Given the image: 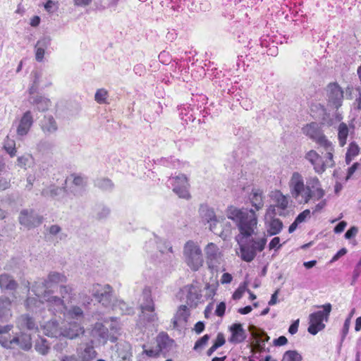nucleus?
I'll return each mask as SVG.
<instances>
[{"instance_id": "nucleus-1", "label": "nucleus", "mask_w": 361, "mask_h": 361, "mask_svg": "<svg viewBox=\"0 0 361 361\" xmlns=\"http://www.w3.org/2000/svg\"><path fill=\"white\" fill-rule=\"evenodd\" d=\"M66 281V276L56 271L50 272L46 278L38 279L31 287L30 282L26 281L24 284L26 290L28 292L31 290L36 296L27 298L25 301L27 309L33 311L46 302L49 309L62 313L66 319H74L75 322L80 323L84 318L82 308L79 306L68 307L66 305L72 302L75 295L72 286L60 285V296L54 295L55 289L59 285Z\"/></svg>"}, {"instance_id": "nucleus-2", "label": "nucleus", "mask_w": 361, "mask_h": 361, "mask_svg": "<svg viewBox=\"0 0 361 361\" xmlns=\"http://www.w3.org/2000/svg\"><path fill=\"white\" fill-rule=\"evenodd\" d=\"M226 216L235 223L239 231L235 236L240 247L239 256L245 262H252L267 244L264 236H255L258 224L257 214L253 209L230 206L226 209Z\"/></svg>"}, {"instance_id": "nucleus-3", "label": "nucleus", "mask_w": 361, "mask_h": 361, "mask_svg": "<svg viewBox=\"0 0 361 361\" xmlns=\"http://www.w3.org/2000/svg\"><path fill=\"white\" fill-rule=\"evenodd\" d=\"M290 196L300 204H307L311 200L318 201L325 195L320 180L317 176L306 180L299 172H293L288 181Z\"/></svg>"}, {"instance_id": "nucleus-4", "label": "nucleus", "mask_w": 361, "mask_h": 361, "mask_svg": "<svg viewBox=\"0 0 361 361\" xmlns=\"http://www.w3.org/2000/svg\"><path fill=\"white\" fill-rule=\"evenodd\" d=\"M290 196L300 204H307L311 200L318 201L325 195L320 180L317 176L306 180L299 172H293L288 181Z\"/></svg>"}, {"instance_id": "nucleus-5", "label": "nucleus", "mask_w": 361, "mask_h": 361, "mask_svg": "<svg viewBox=\"0 0 361 361\" xmlns=\"http://www.w3.org/2000/svg\"><path fill=\"white\" fill-rule=\"evenodd\" d=\"M322 154H319L316 150L310 149L305 154V159L313 167L314 172L317 174H322L327 168H333L335 166L334 145L327 147H321Z\"/></svg>"}, {"instance_id": "nucleus-6", "label": "nucleus", "mask_w": 361, "mask_h": 361, "mask_svg": "<svg viewBox=\"0 0 361 361\" xmlns=\"http://www.w3.org/2000/svg\"><path fill=\"white\" fill-rule=\"evenodd\" d=\"M13 325L0 326V345L7 349H13L18 346L24 350H28L32 347L31 337L27 334H11L10 332Z\"/></svg>"}, {"instance_id": "nucleus-7", "label": "nucleus", "mask_w": 361, "mask_h": 361, "mask_svg": "<svg viewBox=\"0 0 361 361\" xmlns=\"http://www.w3.org/2000/svg\"><path fill=\"white\" fill-rule=\"evenodd\" d=\"M319 307H322L323 310L317 311L309 316L310 325L307 331L312 335H316L325 328L324 322L328 321L332 309L330 303H326Z\"/></svg>"}, {"instance_id": "nucleus-8", "label": "nucleus", "mask_w": 361, "mask_h": 361, "mask_svg": "<svg viewBox=\"0 0 361 361\" xmlns=\"http://www.w3.org/2000/svg\"><path fill=\"white\" fill-rule=\"evenodd\" d=\"M183 256L186 264L192 271H197L203 264L202 250L197 243L188 241L184 246Z\"/></svg>"}, {"instance_id": "nucleus-9", "label": "nucleus", "mask_w": 361, "mask_h": 361, "mask_svg": "<svg viewBox=\"0 0 361 361\" xmlns=\"http://www.w3.org/2000/svg\"><path fill=\"white\" fill-rule=\"evenodd\" d=\"M179 294L180 300L190 308H195L202 302V289L197 283L183 286Z\"/></svg>"}, {"instance_id": "nucleus-10", "label": "nucleus", "mask_w": 361, "mask_h": 361, "mask_svg": "<svg viewBox=\"0 0 361 361\" xmlns=\"http://www.w3.org/2000/svg\"><path fill=\"white\" fill-rule=\"evenodd\" d=\"M302 133L314 141L320 147L330 148L333 143L328 140L324 134L321 126L314 122L310 123L305 126L302 128Z\"/></svg>"}, {"instance_id": "nucleus-11", "label": "nucleus", "mask_w": 361, "mask_h": 361, "mask_svg": "<svg viewBox=\"0 0 361 361\" xmlns=\"http://www.w3.org/2000/svg\"><path fill=\"white\" fill-rule=\"evenodd\" d=\"M92 295L102 306L111 307L116 299L112 288L108 285L94 284L91 289Z\"/></svg>"}, {"instance_id": "nucleus-12", "label": "nucleus", "mask_w": 361, "mask_h": 361, "mask_svg": "<svg viewBox=\"0 0 361 361\" xmlns=\"http://www.w3.org/2000/svg\"><path fill=\"white\" fill-rule=\"evenodd\" d=\"M91 343L98 345H104L108 340L114 343L117 337L109 334L108 327L101 322L95 323L90 331Z\"/></svg>"}, {"instance_id": "nucleus-13", "label": "nucleus", "mask_w": 361, "mask_h": 361, "mask_svg": "<svg viewBox=\"0 0 361 361\" xmlns=\"http://www.w3.org/2000/svg\"><path fill=\"white\" fill-rule=\"evenodd\" d=\"M18 221L20 225L31 229L39 226L43 221V216L33 209H24L20 212Z\"/></svg>"}, {"instance_id": "nucleus-14", "label": "nucleus", "mask_w": 361, "mask_h": 361, "mask_svg": "<svg viewBox=\"0 0 361 361\" xmlns=\"http://www.w3.org/2000/svg\"><path fill=\"white\" fill-rule=\"evenodd\" d=\"M143 302L141 304L142 315L140 316L148 322H154L158 319L154 312V304L149 289L145 288L142 292Z\"/></svg>"}, {"instance_id": "nucleus-15", "label": "nucleus", "mask_w": 361, "mask_h": 361, "mask_svg": "<svg viewBox=\"0 0 361 361\" xmlns=\"http://www.w3.org/2000/svg\"><path fill=\"white\" fill-rule=\"evenodd\" d=\"M155 246L161 254L166 255L168 259L171 258L173 253L171 245L166 240H162L156 235L145 243L144 248L146 252H152Z\"/></svg>"}, {"instance_id": "nucleus-16", "label": "nucleus", "mask_w": 361, "mask_h": 361, "mask_svg": "<svg viewBox=\"0 0 361 361\" xmlns=\"http://www.w3.org/2000/svg\"><path fill=\"white\" fill-rule=\"evenodd\" d=\"M344 92L337 82L329 83L326 87V97L329 104L338 109L342 106Z\"/></svg>"}, {"instance_id": "nucleus-17", "label": "nucleus", "mask_w": 361, "mask_h": 361, "mask_svg": "<svg viewBox=\"0 0 361 361\" xmlns=\"http://www.w3.org/2000/svg\"><path fill=\"white\" fill-rule=\"evenodd\" d=\"M169 183L171 185L173 191L178 195L179 197L188 199L190 193L188 191L189 184L187 177L180 174L169 179Z\"/></svg>"}, {"instance_id": "nucleus-18", "label": "nucleus", "mask_w": 361, "mask_h": 361, "mask_svg": "<svg viewBox=\"0 0 361 361\" xmlns=\"http://www.w3.org/2000/svg\"><path fill=\"white\" fill-rule=\"evenodd\" d=\"M207 264L211 269H216L222 262L223 255L218 246L209 243L204 249Z\"/></svg>"}, {"instance_id": "nucleus-19", "label": "nucleus", "mask_w": 361, "mask_h": 361, "mask_svg": "<svg viewBox=\"0 0 361 361\" xmlns=\"http://www.w3.org/2000/svg\"><path fill=\"white\" fill-rule=\"evenodd\" d=\"M156 344L158 350L166 357L175 346V341L167 333L161 331L156 337Z\"/></svg>"}, {"instance_id": "nucleus-20", "label": "nucleus", "mask_w": 361, "mask_h": 361, "mask_svg": "<svg viewBox=\"0 0 361 361\" xmlns=\"http://www.w3.org/2000/svg\"><path fill=\"white\" fill-rule=\"evenodd\" d=\"M199 212L201 218L209 224L210 230L215 233L216 226L219 221L216 219L214 209L207 205H201Z\"/></svg>"}, {"instance_id": "nucleus-21", "label": "nucleus", "mask_w": 361, "mask_h": 361, "mask_svg": "<svg viewBox=\"0 0 361 361\" xmlns=\"http://www.w3.org/2000/svg\"><path fill=\"white\" fill-rule=\"evenodd\" d=\"M34 123L33 116L30 111L25 112L21 117L17 128V134L19 136L26 135Z\"/></svg>"}, {"instance_id": "nucleus-22", "label": "nucleus", "mask_w": 361, "mask_h": 361, "mask_svg": "<svg viewBox=\"0 0 361 361\" xmlns=\"http://www.w3.org/2000/svg\"><path fill=\"white\" fill-rule=\"evenodd\" d=\"M190 310L188 305H180L172 319L173 328L178 329L180 326L185 325L188 322Z\"/></svg>"}, {"instance_id": "nucleus-23", "label": "nucleus", "mask_w": 361, "mask_h": 361, "mask_svg": "<svg viewBox=\"0 0 361 361\" xmlns=\"http://www.w3.org/2000/svg\"><path fill=\"white\" fill-rule=\"evenodd\" d=\"M264 198L265 196L262 190L259 188H252L249 195V200L252 206L255 208V209H252L255 213L256 211H259L263 208L264 204Z\"/></svg>"}, {"instance_id": "nucleus-24", "label": "nucleus", "mask_w": 361, "mask_h": 361, "mask_svg": "<svg viewBox=\"0 0 361 361\" xmlns=\"http://www.w3.org/2000/svg\"><path fill=\"white\" fill-rule=\"evenodd\" d=\"M63 337L73 339L84 333V329L79 322H69L62 328Z\"/></svg>"}, {"instance_id": "nucleus-25", "label": "nucleus", "mask_w": 361, "mask_h": 361, "mask_svg": "<svg viewBox=\"0 0 361 361\" xmlns=\"http://www.w3.org/2000/svg\"><path fill=\"white\" fill-rule=\"evenodd\" d=\"M92 344L86 343L78 348L77 354L81 361H93L96 358L97 353Z\"/></svg>"}, {"instance_id": "nucleus-26", "label": "nucleus", "mask_w": 361, "mask_h": 361, "mask_svg": "<svg viewBox=\"0 0 361 361\" xmlns=\"http://www.w3.org/2000/svg\"><path fill=\"white\" fill-rule=\"evenodd\" d=\"M43 332L49 337H63L62 328L59 326V323L56 320L47 322L43 326Z\"/></svg>"}, {"instance_id": "nucleus-27", "label": "nucleus", "mask_w": 361, "mask_h": 361, "mask_svg": "<svg viewBox=\"0 0 361 361\" xmlns=\"http://www.w3.org/2000/svg\"><path fill=\"white\" fill-rule=\"evenodd\" d=\"M230 331L231 333V336L228 339L230 343H240L246 338L245 331L240 324H233L230 327Z\"/></svg>"}, {"instance_id": "nucleus-28", "label": "nucleus", "mask_w": 361, "mask_h": 361, "mask_svg": "<svg viewBox=\"0 0 361 361\" xmlns=\"http://www.w3.org/2000/svg\"><path fill=\"white\" fill-rule=\"evenodd\" d=\"M40 127L46 135L54 134L58 130L57 123L51 116H44L40 122Z\"/></svg>"}, {"instance_id": "nucleus-29", "label": "nucleus", "mask_w": 361, "mask_h": 361, "mask_svg": "<svg viewBox=\"0 0 361 361\" xmlns=\"http://www.w3.org/2000/svg\"><path fill=\"white\" fill-rule=\"evenodd\" d=\"M18 287V283L13 277L8 274L0 275V288L2 291L15 290Z\"/></svg>"}, {"instance_id": "nucleus-30", "label": "nucleus", "mask_w": 361, "mask_h": 361, "mask_svg": "<svg viewBox=\"0 0 361 361\" xmlns=\"http://www.w3.org/2000/svg\"><path fill=\"white\" fill-rule=\"evenodd\" d=\"M37 149L43 155L49 156L54 154L56 145L54 141L42 140L37 145Z\"/></svg>"}, {"instance_id": "nucleus-31", "label": "nucleus", "mask_w": 361, "mask_h": 361, "mask_svg": "<svg viewBox=\"0 0 361 361\" xmlns=\"http://www.w3.org/2000/svg\"><path fill=\"white\" fill-rule=\"evenodd\" d=\"M271 199L274 204L277 207L278 209L284 213V211L288 206V197L284 195L281 191L276 190L273 192Z\"/></svg>"}, {"instance_id": "nucleus-32", "label": "nucleus", "mask_w": 361, "mask_h": 361, "mask_svg": "<svg viewBox=\"0 0 361 361\" xmlns=\"http://www.w3.org/2000/svg\"><path fill=\"white\" fill-rule=\"evenodd\" d=\"M17 325L20 329L37 330V326L32 317L28 314H22L17 321Z\"/></svg>"}, {"instance_id": "nucleus-33", "label": "nucleus", "mask_w": 361, "mask_h": 361, "mask_svg": "<svg viewBox=\"0 0 361 361\" xmlns=\"http://www.w3.org/2000/svg\"><path fill=\"white\" fill-rule=\"evenodd\" d=\"M29 102L32 105L36 106L37 109L39 111H47L51 104V102L49 99L39 95L35 97H30L29 98Z\"/></svg>"}, {"instance_id": "nucleus-34", "label": "nucleus", "mask_w": 361, "mask_h": 361, "mask_svg": "<svg viewBox=\"0 0 361 361\" xmlns=\"http://www.w3.org/2000/svg\"><path fill=\"white\" fill-rule=\"evenodd\" d=\"M65 188L64 187H59L54 185H50L42 190V195L44 197H49L53 198H57L61 195L65 193Z\"/></svg>"}, {"instance_id": "nucleus-35", "label": "nucleus", "mask_w": 361, "mask_h": 361, "mask_svg": "<svg viewBox=\"0 0 361 361\" xmlns=\"http://www.w3.org/2000/svg\"><path fill=\"white\" fill-rule=\"evenodd\" d=\"M11 301L5 297H0V319L7 320L11 315Z\"/></svg>"}, {"instance_id": "nucleus-36", "label": "nucleus", "mask_w": 361, "mask_h": 361, "mask_svg": "<svg viewBox=\"0 0 361 361\" xmlns=\"http://www.w3.org/2000/svg\"><path fill=\"white\" fill-rule=\"evenodd\" d=\"M283 228V223L279 219H271L267 226V233L269 235H275L281 232Z\"/></svg>"}, {"instance_id": "nucleus-37", "label": "nucleus", "mask_w": 361, "mask_h": 361, "mask_svg": "<svg viewBox=\"0 0 361 361\" xmlns=\"http://www.w3.org/2000/svg\"><path fill=\"white\" fill-rule=\"evenodd\" d=\"M349 134V128L346 123H341L338 127V140L341 147H343L347 142Z\"/></svg>"}, {"instance_id": "nucleus-38", "label": "nucleus", "mask_w": 361, "mask_h": 361, "mask_svg": "<svg viewBox=\"0 0 361 361\" xmlns=\"http://www.w3.org/2000/svg\"><path fill=\"white\" fill-rule=\"evenodd\" d=\"M253 335L257 343L259 350L262 351L265 348V343L269 340V337L264 331L259 329L253 332Z\"/></svg>"}, {"instance_id": "nucleus-39", "label": "nucleus", "mask_w": 361, "mask_h": 361, "mask_svg": "<svg viewBox=\"0 0 361 361\" xmlns=\"http://www.w3.org/2000/svg\"><path fill=\"white\" fill-rule=\"evenodd\" d=\"M130 354L123 348H118L111 356V361H130Z\"/></svg>"}, {"instance_id": "nucleus-40", "label": "nucleus", "mask_w": 361, "mask_h": 361, "mask_svg": "<svg viewBox=\"0 0 361 361\" xmlns=\"http://www.w3.org/2000/svg\"><path fill=\"white\" fill-rule=\"evenodd\" d=\"M111 308L123 314H130L133 312L132 308L129 307L128 305L121 300H116Z\"/></svg>"}, {"instance_id": "nucleus-41", "label": "nucleus", "mask_w": 361, "mask_h": 361, "mask_svg": "<svg viewBox=\"0 0 361 361\" xmlns=\"http://www.w3.org/2000/svg\"><path fill=\"white\" fill-rule=\"evenodd\" d=\"M360 147L355 142L350 143L348 151L345 155V161L348 164L354 159L355 157L358 155Z\"/></svg>"}, {"instance_id": "nucleus-42", "label": "nucleus", "mask_w": 361, "mask_h": 361, "mask_svg": "<svg viewBox=\"0 0 361 361\" xmlns=\"http://www.w3.org/2000/svg\"><path fill=\"white\" fill-rule=\"evenodd\" d=\"M104 323L107 327H109L110 331L109 334L116 336V335L118 333L120 329V325L118 322L117 319L114 317L110 318V319H105Z\"/></svg>"}, {"instance_id": "nucleus-43", "label": "nucleus", "mask_w": 361, "mask_h": 361, "mask_svg": "<svg viewBox=\"0 0 361 361\" xmlns=\"http://www.w3.org/2000/svg\"><path fill=\"white\" fill-rule=\"evenodd\" d=\"M4 148L11 157L16 156V148L15 141L8 137L4 140Z\"/></svg>"}, {"instance_id": "nucleus-44", "label": "nucleus", "mask_w": 361, "mask_h": 361, "mask_svg": "<svg viewBox=\"0 0 361 361\" xmlns=\"http://www.w3.org/2000/svg\"><path fill=\"white\" fill-rule=\"evenodd\" d=\"M282 361H302V356L296 350H288L283 354Z\"/></svg>"}, {"instance_id": "nucleus-45", "label": "nucleus", "mask_w": 361, "mask_h": 361, "mask_svg": "<svg viewBox=\"0 0 361 361\" xmlns=\"http://www.w3.org/2000/svg\"><path fill=\"white\" fill-rule=\"evenodd\" d=\"M108 92L104 88H101L97 90L94 99L99 104L107 103Z\"/></svg>"}, {"instance_id": "nucleus-46", "label": "nucleus", "mask_w": 361, "mask_h": 361, "mask_svg": "<svg viewBox=\"0 0 361 361\" xmlns=\"http://www.w3.org/2000/svg\"><path fill=\"white\" fill-rule=\"evenodd\" d=\"M35 350L41 355H45L49 351V346L44 339L37 341L35 344Z\"/></svg>"}, {"instance_id": "nucleus-47", "label": "nucleus", "mask_w": 361, "mask_h": 361, "mask_svg": "<svg viewBox=\"0 0 361 361\" xmlns=\"http://www.w3.org/2000/svg\"><path fill=\"white\" fill-rule=\"evenodd\" d=\"M95 184L103 190H111L114 187L113 183L108 178L98 179Z\"/></svg>"}, {"instance_id": "nucleus-48", "label": "nucleus", "mask_w": 361, "mask_h": 361, "mask_svg": "<svg viewBox=\"0 0 361 361\" xmlns=\"http://www.w3.org/2000/svg\"><path fill=\"white\" fill-rule=\"evenodd\" d=\"M283 213L278 209L277 207L273 204H271L267 209L266 216L270 219L274 218L276 215L281 216Z\"/></svg>"}, {"instance_id": "nucleus-49", "label": "nucleus", "mask_w": 361, "mask_h": 361, "mask_svg": "<svg viewBox=\"0 0 361 361\" xmlns=\"http://www.w3.org/2000/svg\"><path fill=\"white\" fill-rule=\"evenodd\" d=\"M32 74L34 75V80L32 86L29 88L30 94H32L37 91L40 78V74L38 72H34Z\"/></svg>"}, {"instance_id": "nucleus-50", "label": "nucleus", "mask_w": 361, "mask_h": 361, "mask_svg": "<svg viewBox=\"0 0 361 361\" xmlns=\"http://www.w3.org/2000/svg\"><path fill=\"white\" fill-rule=\"evenodd\" d=\"M350 322H350V318H346L344 322L343 326L341 329V343L339 345V348L341 347L342 343L343 342L346 336L348 334Z\"/></svg>"}, {"instance_id": "nucleus-51", "label": "nucleus", "mask_w": 361, "mask_h": 361, "mask_svg": "<svg viewBox=\"0 0 361 361\" xmlns=\"http://www.w3.org/2000/svg\"><path fill=\"white\" fill-rule=\"evenodd\" d=\"M51 38L49 37L45 36L40 38L36 43L35 48H42V49H46L50 45Z\"/></svg>"}, {"instance_id": "nucleus-52", "label": "nucleus", "mask_w": 361, "mask_h": 361, "mask_svg": "<svg viewBox=\"0 0 361 361\" xmlns=\"http://www.w3.org/2000/svg\"><path fill=\"white\" fill-rule=\"evenodd\" d=\"M209 339V336L208 334H205L202 338L198 339L194 345V350H198L200 349H202L204 347V345L207 343Z\"/></svg>"}, {"instance_id": "nucleus-53", "label": "nucleus", "mask_w": 361, "mask_h": 361, "mask_svg": "<svg viewBox=\"0 0 361 361\" xmlns=\"http://www.w3.org/2000/svg\"><path fill=\"white\" fill-rule=\"evenodd\" d=\"M207 298H212L216 294V286L215 284L207 283L205 286Z\"/></svg>"}, {"instance_id": "nucleus-54", "label": "nucleus", "mask_w": 361, "mask_h": 361, "mask_svg": "<svg viewBox=\"0 0 361 361\" xmlns=\"http://www.w3.org/2000/svg\"><path fill=\"white\" fill-rule=\"evenodd\" d=\"M310 217V211L309 209H305L301 213H300L297 217L295 218V221L299 224L304 222L307 218Z\"/></svg>"}, {"instance_id": "nucleus-55", "label": "nucleus", "mask_w": 361, "mask_h": 361, "mask_svg": "<svg viewBox=\"0 0 361 361\" xmlns=\"http://www.w3.org/2000/svg\"><path fill=\"white\" fill-rule=\"evenodd\" d=\"M160 163L164 166L167 167L173 166L175 167L177 164H178V161L176 159L173 158H162L160 159Z\"/></svg>"}, {"instance_id": "nucleus-56", "label": "nucleus", "mask_w": 361, "mask_h": 361, "mask_svg": "<svg viewBox=\"0 0 361 361\" xmlns=\"http://www.w3.org/2000/svg\"><path fill=\"white\" fill-rule=\"evenodd\" d=\"M146 355L149 357H158L160 355H162L160 351L158 350L157 347L156 346L154 348L145 350L143 351Z\"/></svg>"}, {"instance_id": "nucleus-57", "label": "nucleus", "mask_w": 361, "mask_h": 361, "mask_svg": "<svg viewBox=\"0 0 361 361\" xmlns=\"http://www.w3.org/2000/svg\"><path fill=\"white\" fill-rule=\"evenodd\" d=\"M245 290H246V288H245V286H240L235 290V291L233 293V298L234 300H239V299H240L243 297Z\"/></svg>"}, {"instance_id": "nucleus-58", "label": "nucleus", "mask_w": 361, "mask_h": 361, "mask_svg": "<svg viewBox=\"0 0 361 361\" xmlns=\"http://www.w3.org/2000/svg\"><path fill=\"white\" fill-rule=\"evenodd\" d=\"M281 247L280 244V238L279 237H274L269 244V250H279Z\"/></svg>"}, {"instance_id": "nucleus-59", "label": "nucleus", "mask_w": 361, "mask_h": 361, "mask_svg": "<svg viewBox=\"0 0 361 361\" xmlns=\"http://www.w3.org/2000/svg\"><path fill=\"white\" fill-rule=\"evenodd\" d=\"M226 311V303L221 302L216 308L215 314L219 317H223Z\"/></svg>"}, {"instance_id": "nucleus-60", "label": "nucleus", "mask_w": 361, "mask_h": 361, "mask_svg": "<svg viewBox=\"0 0 361 361\" xmlns=\"http://www.w3.org/2000/svg\"><path fill=\"white\" fill-rule=\"evenodd\" d=\"M358 233V228L356 226L350 227L345 233V238L346 239H350L355 237Z\"/></svg>"}, {"instance_id": "nucleus-61", "label": "nucleus", "mask_w": 361, "mask_h": 361, "mask_svg": "<svg viewBox=\"0 0 361 361\" xmlns=\"http://www.w3.org/2000/svg\"><path fill=\"white\" fill-rule=\"evenodd\" d=\"M31 156H22L18 158V165L20 167H25L29 162Z\"/></svg>"}, {"instance_id": "nucleus-62", "label": "nucleus", "mask_w": 361, "mask_h": 361, "mask_svg": "<svg viewBox=\"0 0 361 361\" xmlns=\"http://www.w3.org/2000/svg\"><path fill=\"white\" fill-rule=\"evenodd\" d=\"M85 183V179L80 176H75L73 180V184L75 187H79L80 188H82L84 186Z\"/></svg>"}, {"instance_id": "nucleus-63", "label": "nucleus", "mask_w": 361, "mask_h": 361, "mask_svg": "<svg viewBox=\"0 0 361 361\" xmlns=\"http://www.w3.org/2000/svg\"><path fill=\"white\" fill-rule=\"evenodd\" d=\"M45 50L42 48H35V59L37 61L41 62L44 59Z\"/></svg>"}, {"instance_id": "nucleus-64", "label": "nucleus", "mask_w": 361, "mask_h": 361, "mask_svg": "<svg viewBox=\"0 0 361 361\" xmlns=\"http://www.w3.org/2000/svg\"><path fill=\"white\" fill-rule=\"evenodd\" d=\"M110 213V210L109 208L106 207H103L100 209V211L97 213V216L99 219H102L106 218Z\"/></svg>"}]
</instances>
